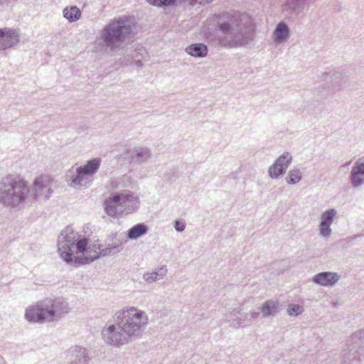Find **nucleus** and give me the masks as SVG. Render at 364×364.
<instances>
[{
    "instance_id": "f257e3e1",
    "label": "nucleus",
    "mask_w": 364,
    "mask_h": 364,
    "mask_svg": "<svg viewBox=\"0 0 364 364\" xmlns=\"http://www.w3.org/2000/svg\"><path fill=\"white\" fill-rule=\"evenodd\" d=\"M113 323H107L101 331V339L111 348H121L139 338L149 323L146 311L135 306H125L113 316Z\"/></svg>"
},
{
    "instance_id": "f03ea898",
    "label": "nucleus",
    "mask_w": 364,
    "mask_h": 364,
    "mask_svg": "<svg viewBox=\"0 0 364 364\" xmlns=\"http://www.w3.org/2000/svg\"><path fill=\"white\" fill-rule=\"evenodd\" d=\"M100 245H87V240L68 226L58 238V253L68 264L79 267L101 257L113 255L119 252L117 246L102 248Z\"/></svg>"
},
{
    "instance_id": "7ed1b4c3",
    "label": "nucleus",
    "mask_w": 364,
    "mask_h": 364,
    "mask_svg": "<svg viewBox=\"0 0 364 364\" xmlns=\"http://www.w3.org/2000/svg\"><path fill=\"white\" fill-rule=\"evenodd\" d=\"M34 193L31 194L26 182L14 175L0 180V204L11 212L20 211L36 198L44 196L48 200L53 193L49 178L41 176L33 182Z\"/></svg>"
},
{
    "instance_id": "20e7f679",
    "label": "nucleus",
    "mask_w": 364,
    "mask_h": 364,
    "mask_svg": "<svg viewBox=\"0 0 364 364\" xmlns=\"http://www.w3.org/2000/svg\"><path fill=\"white\" fill-rule=\"evenodd\" d=\"M217 41L223 48L245 47L255 38V27L248 14L236 11L215 16Z\"/></svg>"
},
{
    "instance_id": "39448f33",
    "label": "nucleus",
    "mask_w": 364,
    "mask_h": 364,
    "mask_svg": "<svg viewBox=\"0 0 364 364\" xmlns=\"http://www.w3.org/2000/svg\"><path fill=\"white\" fill-rule=\"evenodd\" d=\"M132 32V24L126 16L115 18L102 29L99 45L106 52L119 50Z\"/></svg>"
},
{
    "instance_id": "423d86ee",
    "label": "nucleus",
    "mask_w": 364,
    "mask_h": 364,
    "mask_svg": "<svg viewBox=\"0 0 364 364\" xmlns=\"http://www.w3.org/2000/svg\"><path fill=\"white\" fill-rule=\"evenodd\" d=\"M139 204V198L129 191L114 192L105 200L104 210L110 217L117 218L135 210Z\"/></svg>"
},
{
    "instance_id": "0eeeda50",
    "label": "nucleus",
    "mask_w": 364,
    "mask_h": 364,
    "mask_svg": "<svg viewBox=\"0 0 364 364\" xmlns=\"http://www.w3.org/2000/svg\"><path fill=\"white\" fill-rule=\"evenodd\" d=\"M100 158L88 160L84 165L76 168L72 167L65 173V181L73 188H88L101 164Z\"/></svg>"
},
{
    "instance_id": "6e6552de",
    "label": "nucleus",
    "mask_w": 364,
    "mask_h": 364,
    "mask_svg": "<svg viewBox=\"0 0 364 364\" xmlns=\"http://www.w3.org/2000/svg\"><path fill=\"white\" fill-rule=\"evenodd\" d=\"M43 300L46 309V316H48L47 318L49 323L60 320L65 317L71 309L68 302L64 298H46Z\"/></svg>"
},
{
    "instance_id": "1a4fd4ad",
    "label": "nucleus",
    "mask_w": 364,
    "mask_h": 364,
    "mask_svg": "<svg viewBox=\"0 0 364 364\" xmlns=\"http://www.w3.org/2000/svg\"><path fill=\"white\" fill-rule=\"evenodd\" d=\"M44 300L28 305L24 312V318L31 323L42 324L49 323L46 316Z\"/></svg>"
},
{
    "instance_id": "9d476101",
    "label": "nucleus",
    "mask_w": 364,
    "mask_h": 364,
    "mask_svg": "<svg viewBox=\"0 0 364 364\" xmlns=\"http://www.w3.org/2000/svg\"><path fill=\"white\" fill-rule=\"evenodd\" d=\"M336 215L337 210L335 208L327 209L321 214L318 219V232L321 237L328 238L331 236L333 231L331 226Z\"/></svg>"
},
{
    "instance_id": "9b49d317",
    "label": "nucleus",
    "mask_w": 364,
    "mask_h": 364,
    "mask_svg": "<svg viewBox=\"0 0 364 364\" xmlns=\"http://www.w3.org/2000/svg\"><path fill=\"white\" fill-rule=\"evenodd\" d=\"M20 41V35L18 31L5 27L0 28V51L13 48Z\"/></svg>"
},
{
    "instance_id": "f8f14e48",
    "label": "nucleus",
    "mask_w": 364,
    "mask_h": 364,
    "mask_svg": "<svg viewBox=\"0 0 364 364\" xmlns=\"http://www.w3.org/2000/svg\"><path fill=\"white\" fill-rule=\"evenodd\" d=\"M350 180L353 188H357L364 184V162L356 161L353 166Z\"/></svg>"
},
{
    "instance_id": "ddd939ff",
    "label": "nucleus",
    "mask_w": 364,
    "mask_h": 364,
    "mask_svg": "<svg viewBox=\"0 0 364 364\" xmlns=\"http://www.w3.org/2000/svg\"><path fill=\"white\" fill-rule=\"evenodd\" d=\"M340 277L334 272H323L314 275L312 281L316 284L324 287L333 286L339 280Z\"/></svg>"
},
{
    "instance_id": "4468645a",
    "label": "nucleus",
    "mask_w": 364,
    "mask_h": 364,
    "mask_svg": "<svg viewBox=\"0 0 364 364\" xmlns=\"http://www.w3.org/2000/svg\"><path fill=\"white\" fill-rule=\"evenodd\" d=\"M70 353V364H87L90 360L86 348L81 346L72 347Z\"/></svg>"
},
{
    "instance_id": "2eb2a0df",
    "label": "nucleus",
    "mask_w": 364,
    "mask_h": 364,
    "mask_svg": "<svg viewBox=\"0 0 364 364\" xmlns=\"http://www.w3.org/2000/svg\"><path fill=\"white\" fill-rule=\"evenodd\" d=\"M150 5L157 7H168L173 5L176 0H146ZM185 3L193 6L208 4L212 0H183Z\"/></svg>"
},
{
    "instance_id": "dca6fc26",
    "label": "nucleus",
    "mask_w": 364,
    "mask_h": 364,
    "mask_svg": "<svg viewBox=\"0 0 364 364\" xmlns=\"http://www.w3.org/2000/svg\"><path fill=\"white\" fill-rule=\"evenodd\" d=\"M168 272L165 265L159 266L151 272H145L143 274V279L148 284H152L164 278Z\"/></svg>"
},
{
    "instance_id": "f3484780",
    "label": "nucleus",
    "mask_w": 364,
    "mask_h": 364,
    "mask_svg": "<svg viewBox=\"0 0 364 364\" xmlns=\"http://www.w3.org/2000/svg\"><path fill=\"white\" fill-rule=\"evenodd\" d=\"M259 309L263 318L274 317L279 311V302L274 299L267 300L262 304Z\"/></svg>"
},
{
    "instance_id": "a211bd4d",
    "label": "nucleus",
    "mask_w": 364,
    "mask_h": 364,
    "mask_svg": "<svg viewBox=\"0 0 364 364\" xmlns=\"http://www.w3.org/2000/svg\"><path fill=\"white\" fill-rule=\"evenodd\" d=\"M316 0H287L285 4V9L290 10L295 14H299L305 9V8Z\"/></svg>"
},
{
    "instance_id": "6ab92c4d",
    "label": "nucleus",
    "mask_w": 364,
    "mask_h": 364,
    "mask_svg": "<svg viewBox=\"0 0 364 364\" xmlns=\"http://www.w3.org/2000/svg\"><path fill=\"white\" fill-rule=\"evenodd\" d=\"M129 157L132 160L138 162H145L151 156L150 150L146 147H136L128 152Z\"/></svg>"
},
{
    "instance_id": "aec40b11",
    "label": "nucleus",
    "mask_w": 364,
    "mask_h": 364,
    "mask_svg": "<svg viewBox=\"0 0 364 364\" xmlns=\"http://www.w3.org/2000/svg\"><path fill=\"white\" fill-rule=\"evenodd\" d=\"M289 28L284 22L279 23L273 32V38L275 41H285L289 36Z\"/></svg>"
},
{
    "instance_id": "412c9836",
    "label": "nucleus",
    "mask_w": 364,
    "mask_h": 364,
    "mask_svg": "<svg viewBox=\"0 0 364 364\" xmlns=\"http://www.w3.org/2000/svg\"><path fill=\"white\" fill-rule=\"evenodd\" d=\"M185 50L190 55L196 58H203L208 53V48L203 43L191 44L186 47Z\"/></svg>"
},
{
    "instance_id": "4be33fe9",
    "label": "nucleus",
    "mask_w": 364,
    "mask_h": 364,
    "mask_svg": "<svg viewBox=\"0 0 364 364\" xmlns=\"http://www.w3.org/2000/svg\"><path fill=\"white\" fill-rule=\"evenodd\" d=\"M148 232V226L144 223H138L132 227L127 232L129 240H137Z\"/></svg>"
},
{
    "instance_id": "5701e85b",
    "label": "nucleus",
    "mask_w": 364,
    "mask_h": 364,
    "mask_svg": "<svg viewBox=\"0 0 364 364\" xmlns=\"http://www.w3.org/2000/svg\"><path fill=\"white\" fill-rule=\"evenodd\" d=\"M82 12L76 6H67L63 10V17L70 23L77 21L81 18Z\"/></svg>"
},
{
    "instance_id": "b1692460",
    "label": "nucleus",
    "mask_w": 364,
    "mask_h": 364,
    "mask_svg": "<svg viewBox=\"0 0 364 364\" xmlns=\"http://www.w3.org/2000/svg\"><path fill=\"white\" fill-rule=\"evenodd\" d=\"M228 318L230 326L237 328L240 326H247L252 323L248 313L243 314L241 315V317H237V318H232L230 314L228 316Z\"/></svg>"
},
{
    "instance_id": "393cba45",
    "label": "nucleus",
    "mask_w": 364,
    "mask_h": 364,
    "mask_svg": "<svg viewBox=\"0 0 364 364\" xmlns=\"http://www.w3.org/2000/svg\"><path fill=\"white\" fill-rule=\"evenodd\" d=\"M357 354L358 352L356 350H345L343 353V364H358L360 362V358Z\"/></svg>"
},
{
    "instance_id": "a878e982",
    "label": "nucleus",
    "mask_w": 364,
    "mask_h": 364,
    "mask_svg": "<svg viewBox=\"0 0 364 364\" xmlns=\"http://www.w3.org/2000/svg\"><path fill=\"white\" fill-rule=\"evenodd\" d=\"M292 161V156L289 152L283 153L276 161L277 166H280L282 169L287 171Z\"/></svg>"
},
{
    "instance_id": "bb28decb",
    "label": "nucleus",
    "mask_w": 364,
    "mask_h": 364,
    "mask_svg": "<svg viewBox=\"0 0 364 364\" xmlns=\"http://www.w3.org/2000/svg\"><path fill=\"white\" fill-rule=\"evenodd\" d=\"M302 178V173L298 168H294L289 171L288 176L286 178V181L288 184L294 185L299 183Z\"/></svg>"
},
{
    "instance_id": "cd10ccee",
    "label": "nucleus",
    "mask_w": 364,
    "mask_h": 364,
    "mask_svg": "<svg viewBox=\"0 0 364 364\" xmlns=\"http://www.w3.org/2000/svg\"><path fill=\"white\" fill-rule=\"evenodd\" d=\"M286 171L282 169L280 166H277V164L274 163L268 170V175L272 179H277L282 176Z\"/></svg>"
},
{
    "instance_id": "c85d7f7f",
    "label": "nucleus",
    "mask_w": 364,
    "mask_h": 364,
    "mask_svg": "<svg viewBox=\"0 0 364 364\" xmlns=\"http://www.w3.org/2000/svg\"><path fill=\"white\" fill-rule=\"evenodd\" d=\"M304 308L299 304H291L288 305L287 312L290 316H297L302 314Z\"/></svg>"
},
{
    "instance_id": "c756f323",
    "label": "nucleus",
    "mask_w": 364,
    "mask_h": 364,
    "mask_svg": "<svg viewBox=\"0 0 364 364\" xmlns=\"http://www.w3.org/2000/svg\"><path fill=\"white\" fill-rule=\"evenodd\" d=\"M232 315V318H237V317H241V309H233L231 311H228L225 314V318H224V321L228 322V316L229 315Z\"/></svg>"
},
{
    "instance_id": "7c9ffc66",
    "label": "nucleus",
    "mask_w": 364,
    "mask_h": 364,
    "mask_svg": "<svg viewBox=\"0 0 364 364\" xmlns=\"http://www.w3.org/2000/svg\"><path fill=\"white\" fill-rule=\"evenodd\" d=\"M173 227L177 232H183L186 228V223L181 220L174 221Z\"/></svg>"
},
{
    "instance_id": "2f4dec72",
    "label": "nucleus",
    "mask_w": 364,
    "mask_h": 364,
    "mask_svg": "<svg viewBox=\"0 0 364 364\" xmlns=\"http://www.w3.org/2000/svg\"><path fill=\"white\" fill-rule=\"evenodd\" d=\"M248 314H249L250 318H251V322H252L253 320H255L259 317L260 313L255 310H252L250 311V313H248Z\"/></svg>"
},
{
    "instance_id": "473e14b6",
    "label": "nucleus",
    "mask_w": 364,
    "mask_h": 364,
    "mask_svg": "<svg viewBox=\"0 0 364 364\" xmlns=\"http://www.w3.org/2000/svg\"><path fill=\"white\" fill-rule=\"evenodd\" d=\"M332 78L333 80H336V79H342L343 78V73H341V72H334L332 73V75H331Z\"/></svg>"
},
{
    "instance_id": "72a5a7b5",
    "label": "nucleus",
    "mask_w": 364,
    "mask_h": 364,
    "mask_svg": "<svg viewBox=\"0 0 364 364\" xmlns=\"http://www.w3.org/2000/svg\"><path fill=\"white\" fill-rule=\"evenodd\" d=\"M352 161H349L348 162L346 163L343 166L341 167L348 168L349 166L351 164Z\"/></svg>"
},
{
    "instance_id": "f704fd0d",
    "label": "nucleus",
    "mask_w": 364,
    "mask_h": 364,
    "mask_svg": "<svg viewBox=\"0 0 364 364\" xmlns=\"http://www.w3.org/2000/svg\"><path fill=\"white\" fill-rule=\"evenodd\" d=\"M6 4V0H0V6H4Z\"/></svg>"
},
{
    "instance_id": "c9c22d12",
    "label": "nucleus",
    "mask_w": 364,
    "mask_h": 364,
    "mask_svg": "<svg viewBox=\"0 0 364 364\" xmlns=\"http://www.w3.org/2000/svg\"><path fill=\"white\" fill-rule=\"evenodd\" d=\"M0 364H6V362L1 357H0Z\"/></svg>"
}]
</instances>
